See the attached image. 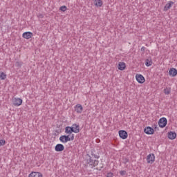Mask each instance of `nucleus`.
I'll return each mask as SVG.
<instances>
[{
  "mask_svg": "<svg viewBox=\"0 0 177 177\" xmlns=\"http://www.w3.org/2000/svg\"><path fill=\"white\" fill-rule=\"evenodd\" d=\"M12 104L15 106V107H19V106H21L23 104V100L21 98H13L12 99Z\"/></svg>",
  "mask_w": 177,
  "mask_h": 177,
  "instance_id": "obj_3",
  "label": "nucleus"
},
{
  "mask_svg": "<svg viewBox=\"0 0 177 177\" xmlns=\"http://www.w3.org/2000/svg\"><path fill=\"white\" fill-rule=\"evenodd\" d=\"M28 177H43L42 174L38 171H32L29 175Z\"/></svg>",
  "mask_w": 177,
  "mask_h": 177,
  "instance_id": "obj_13",
  "label": "nucleus"
},
{
  "mask_svg": "<svg viewBox=\"0 0 177 177\" xmlns=\"http://www.w3.org/2000/svg\"><path fill=\"white\" fill-rule=\"evenodd\" d=\"M73 131L74 129H73V127L70 126H67L66 127H65V133H66V135L71 136V135H73Z\"/></svg>",
  "mask_w": 177,
  "mask_h": 177,
  "instance_id": "obj_9",
  "label": "nucleus"
},
{
  "mask_svg": "<svg viewBox=\"0 0 177 177\" xmlns=\"http://www.w3.org/2000/svg\"><path fill=\"white\" fill-rule=\"evenodd\" d=\"M6 77H7V75L5 73L0 72V80H6Z\"/></svg>",
  "mask_w": 177,
  "mask_h": 177,
  "instance_id": "obj_21",
  "label": "nucleus"
},
{
  "mask_svg": "<svg viewBox=\"0 0 177 177\" xmlns=\"http://www.w3.org/2000/svg\"><path fill=\"white\" fill-rule=\"evenodd\" d=\"M106 177H114V174L111 173V171H109L106 173Z\"/></svg>",
  "mask_w": 177,
  "mask_h": 177,
  "instance_id": "obj_27",
  "label": "nucleus"
},
{
  "mask_svg": "<svg viewBox=\"0 0 177 177\" xmlns=\"http://www.w3.org/2000/svg\"><path fill=\"white\" fill-rule=\"evenodd\" d=\"M119 136L121 139L125 140L128 138V132L125 130H120Z\"/></svg>",
  "mask_w": 177,
  "mask_h": 177,
  "instance_id": "obj_5",
  "label": "nucleus"
},
{
  "mask_svg": "<svg viewBox=\"0 0 177 177\" xmlns=\"http://www.w3.org/2000/svg\"><path fill=\"white\" fill-rule=\"evenodd\" d=\"M96 142H97V143H100V139H97V140H96Z\"/></svg>",
  "mask_w": 177,
  "mask_h": 177,
  "instance_id": "obj_31",
  "label": "nucleus"
},
{
  "mask_svg": "<svg viewBox=\"0 0 177 177\" xmlns=\"http://www.w3.org/2000/svg\"><path fill=\"white\" fill-rule=\"evenodd\" d=\"M59 140L62 142V143H67V142H71V140H74V134H71L70 136H61L59 137Z\"/></svg>",
  "mask_w": 177,
  "mask_h": 177,
  "instance_id": "obj_1",
  "label": "nucleus"
},
{
  "mask_svg": "<svg viewBox=\"0 0 177 177\" xmlns=\"http://www.w3.org/2000/svg\"><path fill=\"white\" fill-rule=\"evenodd\" d=\"M126 162H128V160H126Z\"/></svg>",
  "mask_w": 177,
  "mask_h": 177,
  "instance_id": "obj_33",
  "label": "nucleus"
},
{
  "mask_svg": "<svg viewBox=\"0 0 177 177\" xmlns=\"http://www.w3.org/2000/svg\"><path fill=\"white\" fill-rule=\"evenodd\" d=\"M118 70H120V71H124L125 68H127V65L125 64V62H119L118 65Z\"/></svg>",
  "mask_w": 177,
  "mask_h": 177,
  "instance_id": "obj_15",
  "label": "nucleus"
},
{
  "mask_svg": "<svg viewBox=\"0 0 177 177\" xmlns=\"http://www.w3.org/2000/svg\"><path fill=\"white\" fill-rule=\"evenodd\" d=\"M176 132L175 131H169L167 133V138L168 139H170V140H174V139H176Z\"/></svg>",
  "mask_w": 177,
  "mask_h": 177,
  "instance_id": "obj_8",
  "label": "nucleus"
},
{
  "mask_svg": "<svg viewBox=\"0 0 177 177\" xmlns=\"http://www.w3.org/2000/svg\"><path fill=\"white\" fill-rule=\"evenodd\" d=\"M59 10L61 12H66V10H67V6H62L59 8Z\"/></svg>",
  "mask_w": 177,
  "mask_h": 177,
  "instance_id": "obj_25",
  "label": "nucleus"
},
{
  "mask_svg": "<svg viewBox=\"0 0 177 177\" xmlns=\"http://www.w3.org/2000/svg\"><path fill=\"white\" fill-rule=\"evenodd\" d=\"M34 34L31 32H25L23 33L22 37L25 38V39H30V38H32Z\"/></svg>",
  "mask_w": 177,
  "mask_h": 177,
  "instance_id": "obj_10",
  "label": "nucleus"
},
{
  "mask_svg": "<svg viewBox=\"0 0 177 177\" xmlns=\"http://www.w3.org/2000/svg\"><path fill=\"white\" fill-rule=\"evenodd\" d=\"M21 66H23V62H15V66L16 67H19L20 68V67H21Z\"/></svg>",
  "mask_w": 177,
  "mask_h": 177,
  "instance_id": "obj_23",
  "label": "nucleus"
},
{
  "mask_svg": "<svg viewBox=\"0 0 177 177\" xmlns=\"http://www.w3.org/2000/svg\"><path fill=\"white\" fill-rule=\"evenodd\" d=\"M136 79L138 84H145V81H146L145 77L142 75H136Z\"/></svg>",
  "mask_w": 177,
  "mask_h": 177,
  "instance_id": "obj_6",
  "label": "nucleus"
},
{
  "mask_svg": "<svg viewBox=\"0 0 177 177\" xmlns=\"http://www.w3.org/2000/svg\"><path fill=\"white\" fill-rule=\"evenodd\" d=\"M141 52H142V53H145V52H146V47L142 46L140 49Z\"/></svg>",
  "mask_w": 177,
  "mask_h": 177,
  "instance_id": "obj_29",
  "label": "nucleus"
},
{
  "mask_svg": "<svg viewBox=\"0 0 177 177\" xmlns=\"http://www.w3.org/2000/svg\"><path fill=\"white\" fill-rule=\"evenodd\" d=\"M95 6L97 8H102L103 6V1L102 0H93Z\"/></svg>",
  "mask_w": 177,
  "mask_h": 177,
  "instance_id": "obj_17",
  "label": "nucleus"
},
{
  "mask_svg": "<svg viewBox=\"0 0 177 177\" xmlns=\"http://www.w3.org/2000/svg\"><path fill=\"white\" fill-rule=\"evenodd\" d=\"M55 150L57 152L63 151L64 150V145L63 144H57Z\"/></svg>",
  "mask_w": 177,
  "mask_h": 177,
  "instance_id": "obj_11",
  "label": "nucleus"
},
{
  "mask_svg": "<svg viewBox=\"0 0 177 177\" xmlns=\"http://www.w3.org/2000/svg\"><path fill=\"white\" fill-rule=\"evenodd\" d=\"M174 1H169L165 6V8L164 10L165 12H167V10H169V9H171V8H172V5H174Z\"/></svg>",
  "mask_w": 177,
  "mask_h": 177,
  "instance_id": "obj_18",
  "label": "nucleus"
},
{
  "mask_svg": "<svg viewBox=\"0 0 177 177\" xmlns=\"http://www.w3.org/2000/svg\"><path fill=\"white\" fill-rule=\"evenodd\" d=\"M82 110H84V107H82V105L80 104L75 105V111H76V113H78V114H81V113H82Z\"/></svg>",
  "mask_w": 177,
  "mask_h": 177,
  "instance_id": "obj_12",
  "label": "nucleus"
},
{
  "mask_svg": "<svg viewBox=\"0 0 177 177\" xmlns=\"http://www.w3.org/2000/svg\"><path fill=\"white\" fill-rule=\"evenodd\" d=\"M169 75H171V77H176L177 75V70L175 68H171L169 71Z\"/></svg>",
  "mask_w": 177,
  "mask_h": 177,
  "instance_id": "obj_16",
  "label": "nucleus"
},
{
  "mask_svg": "<svg viewBox=\"0 0 177 177\" xmlns=\"http://www.w3.org/2000/svg\"><path fill=\"white\" fill-rule=\"evenodd\" d=\"M155 129H157V125L155 124V127H154Z\"/></svg>",
  "mask_w": 177,
  "mask_h": 177,
  "instance_id": "obj_32",
  "label": "nucleus"
},
{
  "mask_svg": "<svg viewBox=\"0 0 177 177\" xmlns=\"http://www.w3.org/2000/svg\"><path fill=\"white\" fill-rule=\"evenodd\" d=\"M38 17H39V19H44V15L39 14V15H38Z\"/></svg>",
  "mask_w": 177,
  "mask_h": 177,
  "instance_id": "obj_30",
  "label": "nucleus"
},
{
  "mask_svg": "<svg viewBox=\"0 0 177 177\" xmlns=\"http://www.w3.org/2000/svg\"><path fill=\"white\" fill-rule=\"evenodd\" d=\"M167 122L168 120H167V118H161L158 121V125L160 128H165V127H167Z\"/></svg>",
  "mask_w": 177,
  "mask_h": 177,
  "instance_id": "obj_2",
  "label": "nucleus"
},
{
  "mask_svg": "<svg viewBox=\"0 0 177 177\" xmlns=\"http://www.w3.org/2000/svg\"><path fill=\"white\" fill-rule=\"evenodd\" d=\"M88 161H89V162H93V161H94L95 165H97V164H99V160H93V159H92V157L91 156H89Z\"/></svg>",
  "mask_w": 177,
  "mask_h": 177,
  "instance_id": "obj_20",
  "label": "nucleus"
},
{
  "mask_svg": "<svg viewBox=\"0 0 177 177\" xmlns=\"http://www.w3.org/2000/svg\"><path fill=\"white\" fill-rule=\"evenodd\" d=\"M5 145H6V141L5 140H0V147L5 146Z\"/></svg>",
  "mask_w": 177,
  "mask_h": 177,
  "instance_id": "obj_26",
  "label": "nucleus"
},
{
  "mask_svg": "<svg viewBox=\"0 0 177 177\" xmlns=\"http://www.w3.org/2000/svg\"><path fill=\"white\" fill-rule=\"evenodd\" d=\"M153 64V60H151V59H147L145 60V66L147 67H150V66H151Z\"/></svg>",
  "mask_w": 177,
  "mask_h": 177,
  "instance_id": "obj_19",
  "label": "nucleus"
},
{
  "mask_svg": "<svg viewBox=\"0 0 177 177\" xmlns=\"http://www.w3.org/2000/svg\"><path fill=\"white\" fill-rule=\"evenodd\" d=\"M144 132L147 135H153L154 133V129L150 127H147L144 129Z\"/></svg>",
  "mask_w": 177,
  "mask_h": 177,
  "instance_id": "obj_7",
  "label": "nucleus"
},
{
  "mask_svg": "<svg viewBox=\"0 0 177 177\" xmlns=\"http://www.w3.org/2000/svg\"><path fill=\"white\" fill-rule=\"evenodd\" d=\"M164 93L165 95H169V93H171V88H168V87L165 88Z\"/></svg>",
  "mask_w": 177,
  "mask_h": 177,
  "instance_id": "obj_22",
  "label": "nucleus"
},
{
  "mask_svg": "<svg viewBox=\"0 0 177 177\" xmlns=\"http://www.w3.org/2000/svg\"><path fill=\"white\" fill-rule=\"evenodd\" d=\"M71 128H73V131L74 133H78L80 132V124H72V127H71Z\"/></svg>",
  "mask_w": 177,
  "mask_h": 177,
  "instance_id": "obj_14",
  "label": "nucleus"
},
{
  "mask_svg": "<svg viewBox=\"0 0 177 177\" xmlns=\"http://www.w3.org/2000/svg\"><path fill=\"white\" fill-rule=\"evenodd\" d=\"M120 174L122 176H124V175H127V171L125 170H122L120 171Z\"/></svg>",
  "mask_w": 177,
  "mask_h": 177,
  "instance_id": "obj_28",
  "label": "nucleus"
},
{
  "mask_svg": "<svg viewBox=\"0 0 177 177\" xmlns=\"http://www.w3.org/2000/svg\"><path fill=\"white\" fill-rule=\"evenodd\" d=\"M147 161L148 164H153L156 161V156H154V153H149L147 156Z\"/></svg>",
  "mask_w": 177,
  "mask_h": 177,
  "instance_id": "obj_4",
  "label": "nucleus"
},
{
  "mask_svg": "<svg viewBox=\"0 0 177 177\" xmlns=\"http://www.w3.org/2000/svg\"><path fill=\"white\" fill-rule=\"evenodd\" d=\"M91 156H92V157H94V158H96L97 160L100 158V156L95 154V152L93 151H91Z\"/></svg>",
  "mask_w": 177,
  "mask_h": 177,
  "instance_id": "obj_24",
  "label": "nucleus"
}]
</instances>
